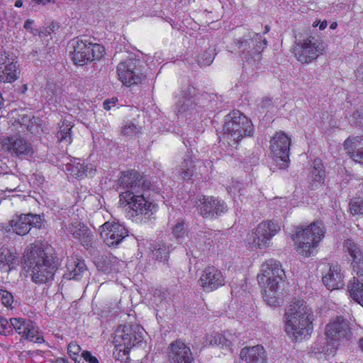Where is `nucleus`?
Returning <instances> with one entry per match:
<instances>
[{"instance_id":"60","label":"nucleus","mask_w":363,"mask_h":363,"mask_svg":"<svg viewBox=\"0 0 363 363\" xmlns=\"http://www.w3.org/2000/svg\"><path fill=\"white\" fill-rule=\"evenodd\" d=\"M337 24L336 23H333L331 25V28H335L336 27Z\"/></svg>"},{"instance_id":"58","label":"nucleus","mask_w":363,"mask_h":363,"mask_svg":"<svg viewBox=\"0 0 363 363\" xmlns=\"http://www.w3.org/2000/svg\"><path fill=\"white\" fill-rule=\"evenodd\" d=\"M359 347H361L362 350L363 351V337L359 339Z\"/></svg>"},{"instance_id":"33","label":"nucleus","mask_w":363,"mask_h":363,"mask_svg":"<svg viewBox=\"0 0 363 363\" xmlns=\"http://www.w3.org/2000/svg\"><path fill=\"white\" fill-rule=\"evenodd\" d=\"M315 166L312 168L308 176L310 184L313 188L316 187L323 182L325 179V171L320 160H315Z\"/></svg>"},{"instance_id":"7","label":"nucleus","mask_w":363,"mask_h":363,"mask_svg":"<svg viewBox=\"0 0 363 363\" xmlns=\"http://www.w3.org/2000/svg\"><path fill=\"white\" fill-rule=\"evenodd\" d=\"M236 45L242 60L250 64H257L262 57L261 52L267 45V40L259 33L250 32L249 36L238 40Z\"/></svg>"},{"instance_id":"20","label":"nucleus","mask_w":363,"mask_h":363,"mask_svg":"<svg viewBox=\"0 0 363 363\" xmlns=\"http://www.w3.org/2000/svg\"><path fill=\"white\" fill-rule=\"evenodd\" d=\"M201 214L206 218H213L227 211V205L223 201L213 196H203L200 200Z\"/></svg>"},{"instance_id":"32","label":"nucleus","mask_w":363,"mask_h":363,"mask_svg":"<svg viewBox=\"0 0 363 363\" xmlns=\"http://www.w3.org/2000/svg\"><path fill=\"white\" fill-rule=\"evenodd\" d=\"M18 79V67L16 63L9 61L4 68L0 67V82H12Z\"/></svg>"},{"instance_id":"56","label":"nucleus","mask_w":363,"mask_h":363,"mask_svg":"<svg viewBox=\"0 0 363 363\" xmlns=\"http://www.w3.org/2000/svg\"><path fill=\"white\" fill-rule=\"evenodd\" d=\"M326 27H327V22L326 21H323V22L320 23V25H319V29L320 30H324Z\"/></svg>"},{"instance_id":"5","label":"nucleus","mask_w":363,"mask_h":363,"mask_svg":"<svg viewBox=\"0 0 363 363\" xmlns=\"http://www.w3.org/2000/svg\"><path fill=\"white\" fill-rule=\"evenodd\" d=\"M223 138L228 140L230 146L237 145L244 137L253 133V125L240 111H233L225 116Z\"/></svg>"},{"instance_id":"22","label":"nucleus","mask_w":363,"mask_h":363,"mask_svg":"<svg viewBox=\"0 0 363 363\" xmlns=\"http://www.w3.org/2000/svg\"><path fill=\"white\" fill-rule=\"evenodd\" d=\"M86 273L87 268L84 261L77 257H71L67 259L63 278L78 281Z\"/></svg>"},{"instance_id":"27","label":"nucleus","mask_w":363,"mask_h":363,"mask_svg":"<svg viewBox=\"0 0 363 363\" xmlns=\"http://www.w3.org/2000/svg\"><path fill=\"white\" fill-rule=\"evenodd\" d=\"M65 171L67 174L72 176L74 178L82 179L84 176H92L94 174L95 169L90 168L88 170L87 167L82 164L79 159L73 158L65 164Z\"/></svg>"},{"instance_id":"4","label":"nucleus","mask_w":363,"mask_h":363,"mask_svg":"<svg viewBox=\"0 0 363 363\" xmlns=\"http://www.w3.org/2000/svg\"><path fill=\"white\" fill-rule=\"evenodd\" d=\"M322 221L315 220L306 228L298 227L292 236L296 250L302 256L309 257L324 237Z\"/></svg>"},{"instance_id":"45","label":"nucleus","mask_w":363,"mask_h":363,"mask_svg":"<svg viewBox=\"0 0 363 363\" xmlns=\"http://www.w3.org/2000/svg\"><path fill=\"white\" fill-rule=\"evenodd\" d=\"M0 300L5 306L9 307L13 303V297L11 292L0 289Z\"/></svg>"},{"instance_id":"30","label":"nucleus","mask_w":363,"mask_h":363,"mask_svg":"<svg viewBox=\"0 0 363 363\" xmlns=\"http://www.w3.org/2000/svg\"><path fill=\"white\" fill-rule=\"evenodd\" d=\"M203 344L207 346H216L220 348L230 349L231 341L222 334L216 333L206 335Z\"/></svg>"},{"instance_id":"11","label":"nucleus","mask_w":363,"mask_h":363,"mask_svg":"<svg viewBox=\"0 0 363 363\" xmlns=\"http://www.w3.org/2000/svg\"><path fill=\"white\" fill-rule=\"evenodd\" d=\"M270 149L274 161L280 169L288 166L291 138L284 133H277L270 140Z\"/></svg>"},{"instance_id":"35","label":"nucleus","mask_w":363,"mask_h":363,"mask_svg":"<svg viewBox=\"0 0 363 363\" xmlns=\"http://www.w3.org/2000/svg\"><path fill=\"white\" fill-rule=\"evenodd\" d=\"M196 106L195 101L179 99L175 105L174 111L177 115L191 114Z\"/></svg>"},{"instance_id":"44","label":"nucleus","mask_w":363,"mask_h":363,"mask_svg":"<svg viewBox=\"0 0 363 363\" xmlns=\"http://www.w3.org/2000/svg\"><path fill=\"white\" fill-rule=\"evenodd\" d=\"M266 281L264 280L262 284H259L262 288L269 289H277L279 284L277 278H274V276L270 273L269 276L266 277Z\"/></svg>"},{"instance_id":"23","label":"nucleus","mask_w":363,"mask_h":363,"mask_svg":"<svg viewBox=\"0 0 363 363\" xmlns=\"http://www.w3.org/2000/svg\"><path fill=\"white\" fill-rule=\"evenodd\" d=\"M270 273L274 276V278H277L279 281L284 280L286 277L280 262L271 259L266 261L261 266V273L257 275L259 284H262L264 280H267L266 277L269 276Z\"/></svg>"},{"instance_id":"28","label":"nucleus","mask_w":363,"mask_h":363,"mask_svg":"<svg viewBox=\"0 0 363 363\" xmlns=\"http://www.w3.org/2000/svg\"><path fill=\"white\" fill-rule=\"evenodd\" d=\"M29 218L26 214L17 216L11 220L10 225L13 233L19 235H26L30 230Z\"/></svg>"},{"instance_id":"59","label":"nucleus","mask_w":363,"mask_h":363,"mask_svg":"<svg viewBox=\"0 0 363 363\" xmlns=\"http://www.w3.org/2000/svg\"><path fill=\"white\" fill-rule=\"evenodd\" d=\"M270 30V27L269 26H265V29H264V34H266Z\"/></svg>"},{"instance_id":"53","label":"nucleus","mask_w":363,"mask_h":363,"mask_svg":"<svg viewBox=\"0 0 363 363\" xmlns=\"http://www.w3.org/2000/svg\"><path fill=\"white\" fill-rule=\"evenodd\" d=\"M191 247H192L191 243V244H188L187 242L185 243L186 255L188 256H190V255L191 256H194V254H193V250H191Z\"/></svg>"},{"instance_id":"49","label":"nucleus","mask_w":363,"mask_h":363,"mask_svg":"<svg viewBox=\"0 0 363 363\" xmlns=\"http://www.w3.org/2000/svg\"><path fill=\"white\" fill-rule=\"evenodd\" d=\"M9 61L14 62V59L9 52L4 50H0V67L2 65H6L9 63Z\"/></svg>"},{"instance_id":"8","label":"nucleus","mask_w":363,"mask_h":363,"mask_svg":"<svg viewBox=\"0 0 363 363\" xmlns=\"http://www.w3.org/2000/svg\"><path fill=\"white\" fill-rule=\"evenodd\" d=\"M325 45L322 39L315 36H308L296 41L294 52L296 59L301 63H310L323 54Z\"/></svg>"},{"instance_id":"2","label":"nucleus","mask_w":363,"mask_h":363,"mask_svg":"<svg viewBox=\"0 0 363 363\" xmlns=\"http://www.w3.org/2000/svg\"><path fill=\"white\" fill-rule=\"evenodd\" d=\"M48 250L41 244H33L26 248L23 256V268L37 284L52 280L57 269L56 257Z\"/></svg>"},{"instance_id":"57","label":"nucleus","mask_w":363,"mask_h":363,"mask_svg":"<svg viewBox=\"0 0 363 363\" xmlns=\"http://www.w3.org/2000/svg\"><path fill=\"white\" fill-rule=\"evenodd\" d=\"M15 6L16 7H21L22 6V2L20 0H18L15 3Z\"/></svg>"},{"instance_id":"41","label":"nucleus","mask_w":363,"mask_h":363,"mask_svg":"<svg viewBox=\"0 0 363 363\" xmlns=\"http://www.w3.org/2000/svg\"><path fill=\"white\" fill-rule=\"evenodd\" d=\"M196 92V89L192 85H185L182 88L180 99L194 101Z\"/></svg>"},{"instance_id":"36","label":"nucleus","mask_w":363,"mask_h":363,"mask_svg":"<svg viewBox=\"0 0 363 363\" xmlns=\"http://www.w3.org/2000/svg\"><path fill=\"white\" fill-rule=\"evenodd\" d=\"M72 126L68 121H62L60 130L57 133V138L60 143L70 144L72 142L71 129Z\"/></svg>"},{"instance_id":"9","label":"nucleus","mask_w":363,"mask_h":363,"mask_svg":"<svg viewBox=\"0 0 363 363\" xmlns=\"http://www.w3.org/2000/svg\"><path fill=\"white\" fill-rule=\"evenodd\" d=\"M279 226L272 220L260 223L247 238V244L252 250L266 249L272 238L279 231Z\"/></svg>"},{"instance_id":"3","label":"nucleus","mask_w":363,"mask_h":363,"mask_svg":"<svg viewBox=\"0 0 363 363\" xmlns=\"http://www.w3.org/2000/svg\"><path fill=\"white\" fill-rule=\"evenodd\" d=\"M313 314L303 300L293 301L284 314V327L287 335L293 340H301L312 331Z\"/></svg>"},{"instance_id":"48","label":"nucleus","mask_w":363,"mask_h":363,"mask_svg":"<svg viewBox=\"0 0 363 363\" xmlns=\"http://www.w3.org/2000/svg\"><path fill=\"white\" fill-rule=\"evenodd\" d=\"M79 360L80 362L85 361L87 363H99L97 358L94 356H92L91 352L86 350H84L82 352ZM80 363H84V362Z\"/></svg>"},{"instance_id":"39","label":"nucleus","mask_w":363,"mask_h":363,"mask_svg":"<svg viewBox=\"0 0 363 363\" xmlns=\"http://www.w3.org/2000/svg\"><path fill=\"white\" fill-rule=\"evenodd\" d=\"M277 289L263 288L264 298L269 306H277L280 303L279 298L276 296Z\"/></svg>"},{"instance_id":"38","label":"nucleus","mask_w":363,"mask_h":363,"mask_svg":"<svg viewBox=\"0 0 363 363\" xmlns=\"http://www.w3.org/2000/svg\"><path fill=\"white\" fill-rule=\"evenodd\" d=\"M140 127L133 121L125 122L121 128V134L127 138H133L138 136Z\"/></svg>"},{"instance_id":"40","label":"nucleus","mask_w":363,"mask_h":363,"mask_svg":"<svg viewBox=\"0 0 363 363\" xmlns=\"http://www.w3.org/2000/svg\"><path fill=\"white\" fill-rule=\"evenodd\" d=\"M214 57L215 54L212 50H206L198 57V64L201 67L208 66L213 62Z\"/></svg>"},{"instance_id":"42","label":"nucleus","mask_w":363,"mask_h":363,"mask_svg":"<svg viewBox=\"0 0 363 363\" xmlns=\"http://www.w3.org/2000/svg\"><path fill=\"white\" fill-rule=\"evenodd\" d=\"M172 233L174 238L180 241L181 239L184 238L185 235L186 234V230L185 228V223L183 221L178 222L174 227Z\"/></svg>"},{"instance_id":"46","label":"nucleus","mask_w":363,"mask_h":363,"mask_svg":"<svg viewBox=\"0 0 363 363\" xmlns=\"http://www.w3.org/2000/svg\"><path fill=\"white\" fill-rule=\"evenodd\" d=\"M26 217L29 218V225L30 228H40L43 225V220L40 215L28 213L26 214Z\"/></svg>"},{"instance_id":"10","label":"nucleus","mask_w":363,"mask_h":363,"mask_svg":"<svg viewBox=\"0 0 363 363\" xmlns=\"http://www.w3.org/2000/svg\"><path fill=\"white\" fill-rule=\"evenodd\" d=\"M72 45L74 50L72 59L77 65H84L89 62L99 60L104 56V48L99 44L77 39Z\"/></svg>"},{"instance_id":"51","label":"nucleus","mask_w":363,"mask_h":363,"mask_svg":"<svg viewBox=\"0 0 363 363\" xmlns=\"http://www.w3.org/2000/svg\"><path fill=\"white\" fill-rule=\"evenodd\" d=\"M356 78L357 80L363 84V65H360L356 70Z\"/></svg>"},{"instance_id":"50","label":"nucleus","mask_w":363,"mask_h":363,"mask_svg":"<svg viewBox=\"0 0 363 363\" xmlns=\"http://www.w3.org/2000/svg\"><path fill=\"white\" fill-rule=\"evenodd\" d=\"M352 117L355 120L357 125H363V113H361L359 111H356L353 113Z\"/></svg>"},{"instance_id":"52","label":"nucleus","mask_w":363,"mask_h":363,"mask_svg":"<svg viewBox=\"0 0 363 363\" xmlns=\"http://www.w3.org/2000/svg\"><path fill=\"white\" fill-rule=\"evenodd\" d=\"M51 86H52L48 85L45 89L46 94H48L45 96V97L48 98L49 101H52L54 99L55 95L54 92L52 91Z\"/></svg>"},{"instance_id":"24","label":"nucleus","mask_w":363,"mask_h":363,"mask_svg":"<svg viewBox=\"0 0 363 363\" xmlns=\"http://www.w3.org/2000/svg\"><path fill=\"white\" fill-rule=\"evenodd\" d=\"M344 147L353 160L363 163V136L349 137L344 142Z\"/></svg>"},{"instance_id":"26","label":"nucleus","mask_w":363,"mask_h":363,"mask_svg":"<svg viewBox=\"0 0 363 363\" xmlns=\"http://www.w3.org/2000/svg\"><path fill=\"white\" fill-rule=\"evenodd\" d=\"M323 283L329 290L337 289L343 286V274L338 265L330 266L329 272L323 277Z\"/></svg>"},{"instance_id":"14","label":"nucleus","mask_w":363,"mask_h":363,"mask_svg":"<svg viewBox=\"0 0 363 363\" xmlns=\"http://www.w3.org/2000/svg\"><path fill=\"white\" fill-rule=\"evenodd\" d=\"M117 74L118 79L126 86L140 84L146 79V76L138 70L133 59L120 62L117 66Z\"/></svg>"},{"instance_id":"47","label":"nucleus","mask_w":363,"mask_h":363,"mask_svg":"<svg viewBox=\"0 0 363 363\" xmlns=\"http://www.w3.org/2000/svg\"><path fill=\"white\" fill-rule=\"evenodd\" d=\"M12 333V326L11 322L9 323L6 318L0 319V334L5 336L9 335Z\"/></svg>"},{"instance_id":"34","label":"nucleus","mask_w":363,"mask_h":363,"mask_svg":"<svg viewBox=\"0 0 363 363\" xmlns=\"http://www.w3.org/2000/svg\"><path fill=\"white\" fill-rule=\"evenodd\" d=\"M347 287L350 296L363 307V283L353 277Z\"/></svg>"},{"instance_id":"1","label":"nucleus","mask_w":363,"mask_h":363,"mask_svg":"<svg viewBox=\"0 0 363 363\" xmlns=\"http://www.w3.org/2000/svg\"><path fill=\"white\" fill-rule=\"evenodd\" d=\"M118 184L127 190L120 194V202L126 203L144 221L155 218L158 205L145 199L143 191L149 188L148 182L138 172H123L118 179Z\"/></svg>"},{"instance_id":"43","label":"nucleus","mask_w":363,"mask_h":363,"mask_svg":"<svg viewBox=\"0 0 363 363\" xmlns=\"http://www.w3.org/2000/svg\"><path fill=\"white\" fill-rule=\"evenodd\" d=\"M67 351L70 357L77 363H80L79 359H78L79 353L81 351V347L77 343L72 342L68 345Z\"/></svg>"},{"instance_id":"25","label":"nucleus","mask_w":363,"mask_h":363,"mask_svg":"<svg viewBox=\"0 0 363 363\" xmlns=\"http://www.w3.org/2000/svg\"><path fill=\"white\" fill-rule=\"evenodd\" d=\"M240 355L247 363H267L265 350L261 345L245 347L242 349Z\"/></svg>"},{"instance_id":"29","label":"nucleus","mask_w":363,"mask_h":363,"mask_svg":"<svg viewBox=\"0 0 363 363\" xmlns=\"http://www.w3.org/2000/svg\"><path fill=\"white\" fill-rule=\"evenodd\" d=\"M18 264L17 257L6 247L0 248V269L11 270Z\"/></svg>"},{"instance_id":"16","label":"nucleus","mask_w":363,"mask_h":363,"mask_svg":"<svg viewBox=\"0 0 363 363\" xmlns=\"http://www.w3.org/2000/svg\"><path fill=\"white\" fill-rule=\"evenodd\" d=\"M12 330L14 329L22 337L36 343H41L44 340L38 335V330L30 320L21 318H10Z\"/></svg>"},{"instance_id":"19","label":"nucleus","mask_w":363,"mask_h":363,"mask_svg":"<svg viewBox=\"0 0 363 363\" xmlns=\"http://www.w3.org/2000/svg\"><path fill=\"white\" fill-rule=\"evenodd\" d=\"M3 147L7 151L17 156H28L33 152L30 143L18 135L6 138L3 142Z\"/></svg>"},{"instance_id":"31","label":"nucleus","mask_w":363,"mask_h":363,"mask_svg":"<svg viewBox=\"0 0 363 363\" xmlns=\"http://www.w3.org/2000/svg\"><path fill=\"white\" fill-rule=\"evenodd\" d=\"M194 161L191 155H186L181 164L176 169L179 176L186 181L191 179L194 171Z\"/></svg>"},{"instance_id":"17","label":"nucleus","mask_w":363,"mask_h":363,"mask_svg":"<svg viewBox=\"0 0 363 363\" xmlns=\"http://www.w3.org/2000/svg\"><path fill=\"white\" fill-rule=\"evenodd\" d=\"M168 357L173 363H192L194 361L191 349L180 340H176L169 345Z\"/></svg>"},{"instance_id":"6","label":"nucleus","mask_w":363,"mask_h":363,"mask_svg":"<svg viewBox=\"0 0 363 363\" xmlns=\"http://www.w3.org/2000/svg\"><path fill=\"white\" fill-rule=\"evenodd\" d=\"M143 328L138 325H120L115 332L114 343L116 350L118 351V358L129 354L135 347H142L143 344Z\"/></svg>"},{"instance_id":"54","label":"nucleus","mask_w":363,"mask_h":363,"mask_svg":"<svg viewBox=\"0 0 363 363\" xmlns=\"http://www.w3.org/2000/svg\"><path fill=\"white\" fill-rule=\"evenodd\" d=\"M115 104V101H113V102H111L110 101L108 100H106L104 101V104H103V106H104V108L105 110H110L111 108V104Z\"/></svg>"},{"instance_id":"55","label":"nucleus","mask_w":363,"mask_h":363,"mask_svg":"<svg viewBox=\"0 0 363 363\" xmlns=\"http://www.w3.org/2000/svg\"><path fill=\"white\" fill-rule=\"evenodd\" d=\"M33 23V21L30 19H28L24 23V28L28 30H31L32 25Z\"/></svg>"},{"instance_id":"13","label":"nucleus","mask_w":363,"mask_h":363,"mask_svg":"<svg viewBox=\"0 0 363 363\" xmlns=\"http://www.w3.org/2000/svg\"><path fill=\"white\" fill-rule=\"evenodd\" d=\"M100 235L106 245L113 247L128 235V231L123 224L112 220L101 225Z\"/></svg>"},{"instance_id":"12","label":"nucleus","mask_w":363,"mask_h":363,"mask_svg":"<svg viewBox=\"0 0 363 363\" xmlns=\"http://www.w3.org/2000/svg\"><path fill=\"white\" fill-rule=\"evenodd\" d=\"M325 335L330 339L328 347H332L331 349L328 348L326 352L333 354L338 345L336 342V338L348 339L351 336L352 332L347 321L342 317H337L335 320L326 325Z\"/></svg>"},{"instance_id":"37","label":"nucleus","mask_w":363,"mask_h":363,"mask_svg":"<svg viewBox=\"0 0 363 363\" xmlns=\"http://www.w3.org/2000/svg\"><path fill=\"white\" fill-rule=\"evenodd\" d=\"M152 257L159 261L167 260L169 249L164 243H156L151 247Z\"/></svg>"},{"instance_id":"15","label":"nucleus","mask_w":363,"mask_h":363,"mask_svg":"<svg viewBox=\"0 0 363 363\" xmlns=\"http://www.w3.org/2000/svg\"><path fill=\"white\" fill-rule=\"evenodd\" d=\"M199 284L205 291H213L225 285V277L220 269L208 266L203 270Z\"/></svg>"},{"instance_id":"18","label":"nucleus","mask_w":363,"mask_h":363,"mask_svg":"<svg viewBox=\"0 0 363 363\" xmlns=\"http://www.w3.org/2000/svg\"><path fill=\"white\" fill-rule=\"evenodd\" d=\"M343 247L352 258V269L359 281H363V255L357 244L352 240H345Z\"/></svg>"},{"instance_id":"21","label":"nucleus","mask_w":363,"mask_h":363,"mask_svg":"<svg viewBox=\"0 0 363 363\" xmlns=\"http://www.w3.org/2000/svg\"><path fill=\"white\" fill-rule=\"evenodd\" d=\"M67 229L74 238L80 242L83 246L86 247L91 246L94 235L84 223L77 220L72 221L67 227Z\"/></svg>"}]
</instances>
